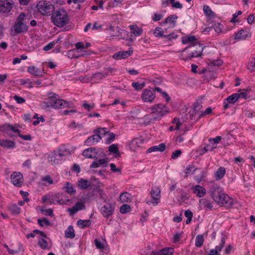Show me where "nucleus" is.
Returning <instances> with one entry per match:
<instances>
[{"label":"nucleus","instance_id":"24","mask_svg":"<svg viewBox=\"0 0 255 255\" xmlns=\"http://www.w3.org/2000/svg\"><path fill=\"white\" fill-rule=\"evenodd\" d=\"M177 19L176 15H171L168 16L163 22V23H169L171 27H174L176 23V19Z\"/></svg>","mask_w":255,"mask_h":255},{"label":"nucleus","instance_id":"42","mask_svg":"<svg viewBox=\"0 0 255 255\" xmlns=\"http://www.w3.org/2000/svg\"><path fill=\"white\" fill-rule=\"evenodd\" d=\"M204 241V239L203 235H197L195 240V246L197 247H201L203 244Z\"/></svg>","mask_w":255,"mask_h":255},{"label":"nucleus","instance_id":"38","mask_svg":"<svg viewBox=\"0 0 255 255\" xmlns=\"http://www.w3.org/2000/svg\"><path fill=\"white\" fill-rule=\"evenodd\" d=\"M202 108V106L198 102H196L193 105V112L195 115H197L198 118L199 116L202 112V111H201Z\"/></svg>","mask_w":255,"mask_h":255},{"label":"nucleus","instance_id":"3","mask_svg":"<svg viewBox=\"0 0 255 255\" xmlns=\"http://www.w3.org/2000/svg\"><path fill=\"white\" fill-rule=\"evenodd\" d=\"M51 19L54 25L58 27L64 26L68 24L69 21L67 12L63 9L54 11L52 13Z\"/></svg>","mask_w":255,"mask_h":255},{"label":"nucleus","instance_id":"53","mask_svg":"<svg viewBox=\"0 0 255 255\" xmlns=\"http://www.w3.org/2000/svg\"><path fill=\"white\" fill-rule=\"evenodd\" d=\"M109 75V74L108 73H97L95 74H94L93 76L95 78L100 80L103 79V78L106 77V76H108Z\"/></svg>","mask_w":255,"mask_h":255},{"label":"nucleus","instance_id":"21","mask_svg":"<svg viewBox=\"0 0 255 255\" xmlns=\"http://www.w3.org/2000/svg\"><path fill=\"white\" fill-rule=\"evenodd\" d=\"M91 186L90 181L80 179L77 182V186L81 189L84 190Z\"/></svg>","mask_w":255,"mask_h":255},{"label":"nucleus","instance_id":"20","mask_svg":"<svg viewBox=\"0 0 255 255\" xmlns=\"http://www.w3.org/2000/svg\"><path fill=\"white\" fill-rule=\"evenodd\" d=\"M174 249L172 248H164L157 252H152L153 255H171L173 254Z\"/></svg>","mask_w":255,"mask_h":255},{"label":"nucleus","instance_id":"61","mask_svg":"<svg viewBox=\"0 0 255 255\" xmlns=\"http://www.w3.org/2000/svg\"><path fill=\"white\" fill-rule=\"evenodd\" d=\"M38 223L40 226H43V223H44L45 225L48 226L50 225L49 221L45 218H43L42 219H38Z\"/></svg>","mask_w":255,"mask_h":255},{"label":"nucleus","instance_id":"37","mask_svg":"<svg viewBox=\"0 0 255 255\" xmlns=\"http://www.w3.org/2000/svg\"><path fill=\"white\" fill-rule=\"evenodd\" d=\"M65 190V191L70 194H74L76 192V190L74 189V187L72 184L69 182H66L63 188Z\"/></svg>","mask_w":255,"mask_h":255},{"label":"nucleus","instance_id":"63","mask_svg":"<svg viewBox=\"0 0 255 255\" xmlns=\"http://www.w3.org/2000/svg\"><path fill=\"white\" fill-rule=\"evenodd\" d=\"M13 99L16 101V102L18 104H22L25 102V100L21 97H19L17 95H15L13 96Z\"/></svg>","mask_w":255,"mask_h":255},{"label":"nucleus","instance_id":"27","mask_svg":"<svg viewBox=\"0 0 255 255\" xmlns=\"http://www.w3.org/2000/svg\"><path fill=\"white\" fill-rule=\"evenodd\" d=\"M27 71L36 76H41L43 72L34 66H30L28 68Z\"/></svg>","mask_w":255,"mask_h":255},{"label":"nucleus","instance_id":"57","mask_svg":"<svg viewBox=\"0 0 255 255\" xmlns=\"http://www.w3.org/2000/svg\"><path fill=\"white\" fill-rule=\"evenodd\" d=\"M199 44H201L200 43H197L196 44H194V45H193L192 46H189V47H186L185 48H184L183 51H182V52L184 53L186 51H187L189 48H191V49H192L193 50H194V51H198V49H199Z\"/></svg>","mask_w":255,"mask_h":255},{"label":"nucleus","instance_id":"9","mask_svg":"<svg viewBox=\"0 0 255 255\" xmlns=\"http://www.w3.org/2000/svg\"><path fill=\"white\" fill-rule=\"evenodd\" d=\"M160 190L159 188H155L154 189H152L150 192V195L152 199L150 200L146 201V203L148 205L153 204L157 205L160 200Z\"/></svg>","mask_w":255,"mask_h":255},{"label":"nucleus","instance_id":"62","mask_svg":"<svg viewBox=\"0 0 255 255\" xmlns=\"http://www.w3.org/2000/svg\"><path fill=\"white\" fill-rule=\"evenodd\" d=\"M172 123L176 124V127L175 128V129L179 130L180 128V127L181 125V123L180 122L179 119L177 118H174L172 121Z\"/></svg>","mask_w":255,"mask_h":255},{"label":"nucleus","instance_id":"46","mask_svg":"<svg viewBox=\"0 0 255 255\" xmlns=\"http://www.w3.org/2000/svg\"><path fill=\"white\" fill-rule=\"evenodd\" d=\"M131 85L135 89V90L138 91L141 90L145 86V83H139V82H132Z\"/></svg>","mask_w":255,"mask_h":255},{"label":"nucleus","instance_id":"14","mask_svg":"<svg viewBox=\"0 0 255 255\" xmlns=\"http://www.w3.org/2000/svg\"><path fill=\"white\" fill-rule=\"evenodd\" d=\"M51 105L52 107L56 109H60L69 107V103L61 99H51Z\"/></svg>","mask_w":255,"mask_h":255},{"label":"nucleus","instance_id":"1","mask_svg":"<svg viewBox=\"0 0 255 255\" xmlns=\"http://www.w3.org/2000/svg\"><path fill=\"white\" fill-rule=\"evenodd\" d=\"M25 13H20L15 19L13 26L11 27L10 32L11 36L26 33L28 29V21L26 18Z\"/></svg>","mask_w":255,"mask_h":255},{"label":"nucleus","instance_id":"23","mask_svg":"<svg viewBox=\"0 0 255 255\" xmlns=\"http://www.w3.org/2000/svg\"><path fill=\"white\" fill-rule=\"evenodd\" d=\"M200 204L203 208L206 210H211L213 208V206L210 201L205 198L202 199L200 200Z\"/></svg>","mask_w":255,"mask_h":255},{"label":"nucleus","instance_id":"2","mask_svg":"<svg viewBox=\"0 0 255 255\" xmlns=\"http://www.w3.org/2000/svg\"><path fill=\"white\" fill-rule=\"evenodd\" d=\"M151 112L150 115L146 116L147 119L150 122L159 121L162 117L169 112V109L165 105L157 104L150 108Z\"/></svg>","mask_w":255,"mask_h":255},{"label":"nucleus","instance_id":"33","mask_svg":"<svg viewBox=\"0 0 255 255\" xmlns=\"http://www.w3.org/2000/svg\"><path fill=\"white\" fill-rule=\"evenodd\" d=\"M94 133L98 136L100 137L104 136L107 133H108L107 128H98L94 130Z\"/></svg>","mask_w":255,"mask_h":255},{"label":"nucleus","instance_id":"54","mask_svg":"<svg viewBox=\"0 0 255 255\" xmlns=\"http://www.w3.org/2000/svg\"><path fill=\"white\" fill-rule=\"evenodd\" d=\"M38 245L43 249H46L47 248L48 243L45 239H41L39 241Z\"/></svg>","mask_w":255,"mask_h":255},{"label":"nucleus","instance_id":"36","mask_svg":"<svg viewBox=\"0 0 255 255\" xmlns=\"http://www.w3.org/2000/svg\"><path fill=\"white\" fill-rule=\"evenodd\" d=\"M182 42L183 43H191L196 44L199 43L197 42V40L195 36H190L185 37L183 40Z\"/></svg>","mask_w":255,"mask_h":255},{"label":"nucleus","instance_id":"59","mask_svg":"<svg viewBox=\"0 0 255 255\" xmlns=\"http://www.w3.org/2000/svg\"><path fill=\"white\" fill-rule=\"evenodd\" d=\"M42 213H43L45 215H49L50 216H52L53 215V210L51 209H41L40 210Z\"/></svg>","mask_w":255,"mask_h":255},{"label":"nucleus","instance_id":"7","mask_svg":"<svg viewBox=\"0 0 255 255\" xmlns=\"http://www.w3.org/2000/svg\"><path fill=\"white\" fill-rule=\"evenodd\" d=\"M209 193L213 200L215 201L218 200V197L224 192L220 186L216 184H213L210 187Z\"/></svg>","mask_w":255,"mask_h":255},{"label":"nucleus","instance_id":"39","mask_svg":"<svg viewBox=\"0 0 255 255\" xmlns=\"http://www.w3.org/2000/svg\"><path fill=\"white\" fill-rule=\"evenodd\" d=\"M239 99V96L238 93H235L232 95L229 96L227 99L226 101L228 103H235Z\"/></svg>","mask_w":255,"mask_h":255},{"label":"nucleus","instance_id":"48","mask_svg":"<svg viewBox=\"0 0 255 255\" xmlns=\"http://www.w3.org/2000/svg\"><path fill=\"white\" fill-rule=\"evenodd\" d=\"M203 10L205 14L209 16H213L214 15V13L212 11L211 8L207 5L203 6Z\"/></svg>","mask_w":255,"mask_h":255},{"label":"nucleus","instance_id":"8","mask_svg":"<svg viewBox=\"0 0 255 255\" xmlns=\"http://www.w3.org/2000/svg\"><path fill=\"white\" fill-rule=\"evenodd\" d=\"M12 0H0V11L3 13H7L12 8Z\"/></svg>","mask_w":255,"mask_h":255},{"label":"nucleus","instance_id":"56","mask_svg":"<svg viewBox=\"0 0 255 255\" xmlns=\"http://www.w3.org/2000/svg\"><path fill=\"white\" fill-rule=\"evenodd\" d=\"M115 137V134L113 132H110L108 134V137L106 140V143L110 144L112 141H113Z\"/></svg>","mask_w":255,"mask_h":255},{"label":"nucleus","instance_id":"19","mask_svg":"<svg viewBox=\"0 0 255 255\" xmlns=\"http://www.w3.org/2000/svg\"><path fill=\"white\" fill-rule=\"evenodd\" d=\"M102 139V137L98 136L96 134L89 136L85 141V144L91 146L99 142Z\"/></svg>","mask_w":255,"mask_h":255},{"label":"nucleus","instance_id":"13","mask_svg":"<svg viewBox=\"0 0 255 255\" xmlns=\"http://www.w3.org/2000/svg\"><path fill=\"white\" fill-rule=\"evenodd\" d=\"M11 179L13 185L20 187L23 182V176L20 172H14L11 175Z\"/></svg>","mask_w":255,"mask_h":255},{"label":"nucleus","instance_id":"52","mask_svg":"<svg viewBox=\"0 0 255 255\" xmlns=\"http://www.w3.org/2000/svg\"><path fill=\"white\" fill-rule=\"evenodd\" d=\"M197 170V168L195 167V166L193 164L189 165L186 168V172L185 173L186 174H190V173H193L196 170Z\"/></svg>","mask_w":255,"mask_h":255},{"label":"nucleus","instance_id":"30","mask_svg":"<svg viewBox=\"0 0 255 255\" xmlns=\"http://www.w3.org/2000/svg\"><path fill=\"white\" fill-rule=\"evenodd\" d=\"M130 32L133 33L135 36H140L142 33V29L136 25H131L129 26Z\"/></svg>","mask_w":255,"mask_h":255},{"label":"nucleus","instance_id":"10","mask_svg":"<svg viewBox=\"0 0 255 255\" xmlns=\"http://www.w3.org/2000/svg\"><path fill=\"white\" fill-rule=\"evenodd\" d=\"M155 94L154 91L150 89H144L142 92L141 98L144 102H152L155 98Z\"/></svg>","mask_w":255,"mask_h":255},{"label":"nucleus","instance_id":"40","mask_svg":"<svg viewBox=\"0 0 255 255\" xmlns=\"http://www.w3.org/2000/svg\"><path fill=\"white\" fill-rule=\"evenodd\" d=\"M109 150L110 152L115 154V157L117 158L120 156V152L116 145L113 144L109 147Z\"/></svg>","mask_w":255,"mask_h":255},{"label":"nucleus","instance_id":"29","mask_svg":"<svg viewBox=\"0 0 255 255\" xmlns=\"http://www.w3.org/2000/svg\"><path fill=\"white\" fill-rule=\"evenodd\" d=\"M108 162V158H106L104 159H101L95 161L90 165V168H97L103 164L107 163Z\"/></svg>","mask_w":255,"mask_h":255},{"label":"nucleus","instance_id":"18","mask_svg":"<svg viewBox=\"0 0 255 255\" xmlns=\"http://www.w3.org/2000/svg\"><path fill=\"white\" fill-rule=\"evenodd\" d=\"M107 30L112 37H119L121 35V29L118 26H110Z\"/></svg>","mask_w":255,"mask_h":255},{"label":"nucleus","instance_id":"4","mask_svg":"<svg viewBox=\"0 0 255 255\" xmlns=\"http://www.w3.org/2000/svg\"><path fill=\"white\" fill-rule=\"evenodd\" d=\"M37 8L39 12L43 15H51L54 11V5L46 1H39Z\"/></svg>","mask_w":255,"mask_h":255},{"label":"nucleus","instance_id":"6","mask_svg":"<svg viewBox=\"0 0 255 255\" xmlns=\"http://www.w3.org/2000/svg\"><path fill=\"white\" fill-rule=\"evenodd\" d=\"M64 154L61 150L54 151L49 155L48 161L51 164H57L60 162Z\"/></svg>","mask_w":255,"mask_h":255},{"label":"nucleus","instance_id":"12","mask_svg":"<svg viewBox=\"0 0 255 255\" xmlns=\"http://www.w3.org/2000/svg\"><path fill=\"white\" fill-rule=\"evenodd\" d=\"M203 50V46L202 44L199 45V49L198 51H194L192 49H191V51L187 55L184 56L183 54L182 55L183 56L182 59L184 60H187L188 59H190L192 58H197L201 56L202 51Z\"/></svg>","mask_w":255,"mask_h":255},{"label":"nucleus","instance_id":"26","mask_svg":"<svg viewBox=\"0 0 255 255\" xmlns=\"http://www.w3.org/2000/svg\"><path fill=\"white\" fill-rule=\"evenodd\" d=\"M53 196L54 202L56 201L59 205L67 204V202H69V200H63L62 199V194L59 193L53 194Z\"/></svg>","mask_w":255,"mask_h":255},{"label":"nucleus","instance_id":"47","mask_svg":"<svg viewBox=\"0 0 255 255\" xmlns=\"http://www.w3.org/2000/svg\"><path fill=\"white\" fill-rule=\"evenodd\" d=\"M131 209L129 205L127 204H124L121 206L120 211L122 214H126L129 212Z\"/></svg>","mask_w":255,"mask_h":255},{"label":"nucleus","instance_id":"45","mask_svg":"<svg viewBox=\"0 0 255 255\" xmlns=\"http://www.w3.org/2000/svg\"><path fill=\"white\" fill-rule=\"evenodd\" d=\"M239 92H240L238 93L239 98H242L245 99H247L248 95L250 93V91L248 89L240 90Z\"/></svg>","mask_w":255,"mask_h":255},{"label":"nucleus","instance_id":"31","mask_svg":"<svg viewBox=\"0 0 255 255\" xmlns=\"http://www.w3.org/2000/svg\"><path fill=\"white\" fill-rule=\"evenodd\" d=\"M91 221L90 220H79L77 221V225L81 229L88 227L91 225Z\"/></svg>","mask_w":255,"mask_h":255},{"label":"nucleus","instance_id":"64","mask_svg":"<svg viewBox=\"0 0 255 255\" xmlns=\"http://www.w3.org/2000/svg\"><path fill=\"white\" fill-rule=\"evenodd\" d=\"M55 44V43L54 42H51L48 43L44 47L43 50L45 51H48L52 49L54 47Z\"/></svg>","mask_w":255,"mask_h":255},{"label":"nucleus","instance_id":"35","mask_svg":"<svg viewBox=\"0 0 255 255\" xmlns=\"http://www.w3.org/2000/svg\"><path fill=\"white\" fill-rule=\"evenodd\" d=\"M41 181L43 182V184L44 186H49L50 185H52L54 183L52 178L50 175H46L44 177L41 178Z\"/></svg>","mask_w":255,"mask_h":255},{"label":"nucleus","instance_id":"60","mask_svg":"<svg viewBox=\"0 0 255 255\" xmlns=\"http://www.w3.org/2000/svg\"><path fill=\"white\" fill-rule=\"evenodd\" d=\"M215 148H216V146H211L210 145H207L206 146H205L202 148V152L200 153V154H203L205 153L208 150L212 151Z\"/></svg>","mask_w":255,"mask_h":255},{"label":"nucleus","instance_id":"32","mask_svg":"<svg viewBox=\"0 0 255 255\" xmlns=\"http://www.w3.org/2000/svg\"><path fill=\"white\" fill-rule=\"evenodd\" d=\"M53 198V194H48L42 197L41 199L42 202L43 203H48L49 204H54V200Z\"/></svg>","mask_w":255,"mask_h":255},{"label":"nucleus","instance_id":"15","mask_svg":"<svg viewBox=\"0 0 255 255\" xmlns=\"http://www.w3.org/2000/svg\"><path fill=\"white\" fill-rule=\"evenodd\" d=\"M114 211V208L112 204L109 203H106L101 208V213L103 215L107 218L111 216Z\"/></svg>","mask_w":255,"mask_h":255},{"label":"nucleus","instance_id":"28","mask_svg":"<svg viewBox=\"0 0 255 255\" xmlns=\"http://www.w3.org/2000/svg\"><path fill=\"white\" fill-rule=\"evenodd\" d=\"M226 169L224 167H219L215 173L216 179L217 180L221 179L225 175Z\"/></svg>","mask_w":255,"mask_h":255},{"label":"nucleus","instance_id":"55","mask_svg":"<svg viewBox=\"0 0 255 255\" xmlns=\"http://www.w3.org/2000/svg\"><path fill=\"white\" fill-rule=\"evenodd\" d=\"M213 27L216 32L220 33L221 32L223 26L220 23H215Z\"/></svg>","mask_w":255,"mask_h":255},{"label":"nucleus","instance_id":"22","mask_svg":"<svg viewBox=\"0 0 255 255\" xmlns=\"http://www.w3.org/2000/svg\"><path fill=\"white\" fill-rule=\"evenodd\" d=\"M0 145L4 147L13 148L15 146V143L13 141L0 139Z\"/></svg>","mask_w":255,"mask_h":255},{"label":"nucleus","instance_id":"58","mask_svg":"<svg viewBox=\"0 0 255 255\" xmlns=\"http://www.w3.org/2000/svg\"><path fill=\"white\" fill-rule=\"evenodd\" d=\"M225 243V239L224 237L222 238L221 239V242L220 243V245L219 246H217L215 248V250H217V252H220L222 250V249L223 248L224 244Z\"/></svg>","mask_w":255,"mask_h":255},{"label":"nucleus","instance_id":"11","mask_svg":"<svg viewBox=\"0 0 255 255\" xmlns=\"http://www.w3.org/2000/svg\"><path fill=\"white\" fill-rule=\"evenodd\" d=\"M215 202L221 206H230L233 204V199L223 193L218 197V200H216Z\"/></svg>","mask_w":255,"mask_h":255},{"label":"nucleus","instance_id":"43","mask_svg":"<svg viewBox=\"0 0 255 255\" xmlns=\"http://www.w3.org/2000/svg\"><path fill=\"white\" fill-rule=\"evenodd\" d=\"M120 200L123 202H127L130 200V195L127 192L121 194L120 196Z\"/></svg>","mask_w":255,"mask_h":255},{"label":"nucleus","instance_id":"34","mask_svg":"<svg viewBox=\"0 0 255 255\" xmlns=\"http://www.w3.org/2000/svg\"><path fill=\"white\" fill-rule=\"evenodd\" d=\"M65 236L67 238L73 239L75 237V235L73 226H69L65 232Z\"/></svg>","mask_w":255,"mask_h":255},{"label":"nucleus","instance_id":"25","mask_svg":"<svg viewBox=\"0 0 255 255\" xmlns=\"http://www.w3.org/2000/svg\"><path fill=\"white\" fill-rule=\"evenodd\" d=\"M165 149V145L164 143H160L158 145L150 147L147 152L148 153L159 151L160 152L163 151Z\"/></svg>","mask_w":255,"mask_h":255},{"label":"nucleus","instance_id":"17","mask_svg":"<svg viewBox=\"0 0 255 255\" xmlns=\"http://www.w3.org/2000/svg\"><path fill=\"white\" fill-rule=\"evenodd\" d=\"M132 53V51L131 50L119 51L114 54L113 56V58L117 60L125 59L129 57Z\"/></svg>","mask_w":255,"mask_h":255},{"label":"nucleus","instance_id":"41","mask_svg":"<svg viewBox=\"0 0 255 255\" xmlns=\"http://www.w3.org/2000/svg\"><path fill=\"white\" fill-rule=\"evenodd\" d=\"M247 35L246 32L243 29L240 30L238 33H236L235 39H244L246 38Z\"/></svg>","mask_w":255,"mask_h":255},{"label":"nucleus","instance_id":"5","mask_svg":"<svg viewBox=\"0 0 255 255\" xmlns=\"http://www.w3.org/2000/svg\"><path fill=\"white\" fill-rule=\"evenodd\" d=\"M103 154V151L95 147H90L85 149L83 152V155L88 158H98L102 157L101 154Z\"/></svg>","mask_w":255,"mask_h":255},{"label":"nucleus","instance_id":"51","mask_svg":"<svg viewBox=\"0 0 255 255\" xmlns=\"http://www.w3.org/2000/svg\"><path fill=\"white\" fill-rule=\"evenodd\" d=\"M9 209L10 212H11L14 214H17L20 213V209L19 208L17 205L14 204L12 205L9 207Z\"/></svg>","mask_w":255,"mask_h":255},{"label":"nucleus","instance_id":"44","mask_svg":"<svg viewBox=\"0 0 255 255\" xmlns=\"http://www.w3.org/2000/svg\"><path fill=\"white\" fill-rule=\"evenodd\" d=\"M153 34L155 37H164L166 36V35L163 34V30H162L161 28L157 27L155 28Z\"/></svg>","mask_w":255,"mask_h":255},{"label":"nucleus","instance_id":"16","mask_svg":"<svg viewBox=\"0 0 255 255\" xmlns=\"http://www.w3.org/2000/svg\"><path fill=\"white\" fill-rule=\"evenodd\" d=\"M192 192L199 197H204L206 193V189L200 185H197L191 187Z\"/></svg>","mask_w":255,"mask_h":255},{"label":"nucleus","instance_id":"49","mask_svg":"<svg viewBox=\"0 0 255 255\" xmlns=\"http://www.w3.org/2000/svg\"><path fill=\"white\" fill-rule=\"evenodd\" d=\"M184 215L187 218V220L186 221V223L188 224L191 221L193 217V214L191 211L187 210L185 211Z\"/></svg>","mask_w":255,"mask_h":255},{"label":"nucleus","instance_id":"50","mask_svg":"<svg viewBox=\"0 0 255 255\" xmlns=\"http://www.w3.org/2000/svg\"><path fill=\"white\" fill-rule=\"evenodd\" d=\"M223 64V61L221 59L216 60H210L208 65L210 66H220Z\"/></svg>","mask_w":255,"mask_h":255}]
</instances>
